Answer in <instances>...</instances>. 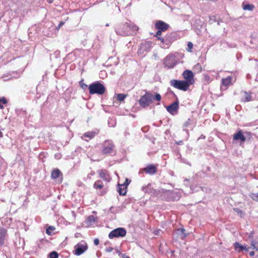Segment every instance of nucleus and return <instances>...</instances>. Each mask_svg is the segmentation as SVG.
I'll list each match as a JSON object with an SVG mask.
<instances>
[{
  "instance_id": "44",
  "label": "nucleus",
  "mask_w": 258,
  "mask_h": 258,
  "mask_svg": "<svg viewBox=\"0 0 258 258\" xmlns=\"http://www.w3.org/2000/svg\"><path fill=\"white\" fill-rule=\"evenodd\" d=\"M161 232V230L160 229H158L155 231V234L156 235H159L160 234V232Z\"/></svg>"
},
{
  "instance_id": "46",
  "label": "nucleus",
  "mask_w": 258,
  "mask_h": 258,
  "mask_svg": "<svg viewBox=\"0 0 258 258\" xmlns=\"http://www.w3.org/2000/svg\"><path fill=\"white\" fill-rule=\"evenodd\" d=\"M147 186H146V187L143 186V187H142V190L143 191H144L145 192H148V191L147 190Z\"/></svg>"
},
{
  "instance_id": "24",
  "label": "nucleus",
  "mask_w": 258,
  "mask_h": 258,
  "mask_svg": "<svg viewBox=\"0 0 258 258\" xmlns=\"http://www.w3.org/2000/svg\"><path fill=\"white\" fill-rule=\"evenodd\" d=\"M95 135H96L95 132H88L84 134V136L85 137H88L90 139H92L95 137Z\"/></svg>"
},
{
  "instance_id": "51",
  "label": "nucleus",
  "mask_w": 258,
  "mask_h": 258,
  "mask_svg": "<svg viewBox=\"0 0 258 258\" xmlns=\"http://www.w3.org/2000/svg\"><path fill=\"white\" fill-rule=\"evenodd\" d=\"M113 209L114 208L113 207H111L110 208V211L112 213H114V211H113Z\"/></svg>"
},
{
  "instance_id": "18",
  "label": "nucleus",
  "mask_w": 258,
  "mask_h": 258,
  "mask_svg": "<svg viewBox=\"0 0 258 258\" xmlns=\"http://www.w3.org/2000/svg\"><path fill=\"white\" fill-rule=\"evenodd\" d=\"M233 139L235 140H240L242 142L245 141V137L240 131L238 132L236 134L234 135Z\"/></svg>"
},
{
  "instance_id": "19",
  "label": "nucleus",
  "mask_w": 258,
  "mask_h": 258,
  "mask_svg": "<svg viewBox=\"0 0 258 258\" xmlns=\"http://www.w3.org/2000/svg\"><path fill=\"white\" fill-rule=\"evenodd\" d=\"M242 8L244 11H252L254 8V6L252 4L243 3L242 4Z\"/></svg>"
},
{
  "instance_id": "50",
  "label": "nucleus",
  "mask_w": 258,
  "mask_h": 258,
  "mask_svg": "<svg viewBox=\"0 0 258 258\" xmlns=\"http://www.w3.org/2000/svg\"><path fill=\"white\" fill-rule=\"evenodd\" d=\"M196 67L197 68V69H201V66L200 64H197L196 66Z\"/></svg>"
},
{
  "instance_id": "37",
  "label": "nucleus",
  "mask_w": 258,
  "mask_h": 258,
  "mask_svg": "<svg viewBox=\"0 0 258 258\" xmlns=\"http://www.w3.org/2000/svg\"><path fill=\"white\" fill-rule=\"evenodd\" d=\"M205 79L208 82L210 83L211 82V78L208 75L205 76Z\"/></svg>"
},
{
  "instance_id": "47",
  "label": "nucleus",
  "mask_w": 258,
  "mask_h": 258,
  "mask_svg": "<svg viewBox=\"0 0 258 258\" xmlns=\"http://www.w3.org/2000/svg\"><path fill=\"white\" fill-rule=\"evenodd\" d=\"M64 22H60L58 26V28H60V27H61L62 25H63L64 24Z\"/></svg>"
},
{
  "instance_id": "25",
  "label": "nucleus",
  "mask_w": 258,
  "mask_h": 258,
  "mask_svg": "<svg viewBox=\"0 0 258 258\" xmlns=\"http://www.w3.org/2000/svg\"><path fill=\"white\" fill-rule=\"evenodd\" d=\"M143 46L148 51L152 47V43L150 41L146 42L145 44H143Z\"/></svg>"
},
{
  "instance_id": "17",
  "label": "nucleus",
  "mask_w": 258,
  "mask_h": 258,
  "mask_svg": "<svg viewBox=\"0 0 258 258\" xmlns=\"http://www.w3.org/2000/svg\"><path fill=\"white\" fill-rule=\"evenodd\" d=\"M118 187L117 191L120 196H124L126 193V186H125L124 184H118Z\"/></svg>"
},
{
  "instance_id": "28",
  "label": "nucleus",
  "mask_w": 258,
  "mask_h": 258,
  "mask_svg": "<svg viewBox=\"0 0 258 258\" xmlns=\"http://www.w3.org/2000/svg\"><path fill=\"white\" fill-rule=\"evenodd\" d=\"M55 229V228L53 226H49L48 228L46 229V233L50 235L51 234V231H53Z\"/></svg>"
},
{
  "instance_id": "15",
  "label": "nucleus",
  "mask_w": 258,
  "mask_h": 258,
  "mask_svg": "<svg viewBox=\"0 0 258 258\" xmlns=\"http://www.w3.org/2000/svg\"><path fill=\"white\" fill-rule=\"evenodd\" d=\"M6 235V230L4 228H0V245H2L4 244Z\"/></svg>"
},
{
  "instance_id": "39",
  "label": "nucleus",
  "mask_w": 258,
  "mask_h": 258,
  "mask_svg": "<svg viewBox=\"0 0 258 258\" xmlns=\"http://www.w3.org/2000/svg\"><path fill=\"white\" fill-rule=\"evenodd\" d=\"M130 182H131V180H128L127 178H126V179H125V183H124V185H125V186H127L129 184V183H130Z\"/></svg>"
},
{
  "instance_id": "53",
  "label": "nucleus",
  "mask_w": 258,
  "mask_h": 258,
  "mask_svg": "<svg viewBox=\"0 0 258 258\" xmlns=\"http://www.w3.org/2000/svg\"><path fill=\"white\" fill-rule=\"evenodd\" d=\"M181 143H182V141H180V142L178 143V144H181Z\"/></svg>"
},
{
  "instance_id": "3",
  "label": "nucleus",
  "mask_w": 258,
  "mask_h": 258,
  "mask_svg": "<svg viewBox=\"0 0 258 258\" xmlns=\"http://www.w3.org/2000/svg\"><path fill=\"white\" fill-rule=\"evenodd\" d=\"M153 98V96L151 93L146 92L145 95L141 96L139 100V103L141 106L143 108H146L152 102Z\"/></svg>"
},
{
  "instance_id": "35",
  "label": "nucleus",
  "mask_w": 258,
  "mask_h": 258,
  "mask_svg": "<svg viewBox=\"0 0 258 258\" xmlns=\"http://www.w3.org/2000/svg\"><path fill=\"white\" fill-rule=\"evenodd\" d=\"M251 198L253 200L258 201V194H252L251 196Z\"/></svg>"
},
{
  "instance_id": "29",
  "label": "nucleus",
  "mask_w": 258,
  "mask_h": 258,
  "mask_svg": "<svg viewBox=\"0 0 258 258\" xmlns=\"http://www.w3.org/2000/svg\"><path fill=\"white\" fill-rule=\"evenodd\" d=\"M7 101L5 98H0V108L3 109L4 108L3 104H6Z\"/></svg>"
},
{
  "instance_id": "49",
  "label": "nucleus",
  "mask_w": 258,
  "mask_h": 258,
  "mask_svg": "<svg viewBox=\"0 0 258 258\" xmlns=\"http://www.w3.org/2000/svg\"><path fill=\"white\" fill-rule=\"evenodd\" d=\"M122 257L123 258H130L129 256H127L125 254H123L122 255Z\"/></svg>"
},
{
  "instance_id": "16",
  "label": "nucleus",
  "mask_w": 258,
  "mask_h": 258,
  "mask_svg": "<svg viewBox=\"0 0 258 258\" xmlns=\"http://www.w3.org/2000/svg\"><path fill=\"white\" fill-rule=\"evenodd\" d=\"M176 234L181 239H184L188 235V234L185 233V230L184 228L178 229L176 230Z\"/></svg>"
},
{
  "instance_id": "33",
  "label": "nucleus",
  "mask_w": 258,
  "mask_h": 258,
  "mask_svg": "<svg viewBox=\"0 0 258 258\" xmlns=\"http://www.w3.org/2000/svg\"><path fill=\"white\" fill-rule=\"evenodd\" d=\"M157 101H160L161 99V95L159 94L156 93L155 98H154Z\"/></svg>"
},
{
  "instance_id": "23",
  "label": "nucleus",
  "mask_w": 258,
  "mask_h": 258,
  "mask_svg": "<svg viewBox=\"0 0 258 258\" xmlns=\"http://www.w3.org/2000/svg\"><path fill=\"white\" fill-rule=\"evenodd\" d=\"M232 78L231 77H228L226 78L223 79L222 83L223 85L228 86L231 82Z\"/></svg>"
},
{
  "instance_id": "14",
  "label": "nucleus",
  "mask_w": 258,
  "mask_h": 258,
  "mask_svg": "<svg viewBox=\"0 0 258 258\" xmlns=\"http://www.w3.org/2000/svg\"><path fill=\"white\" fill-rule=\"evenodd\" d=\"M144 171L148 174H154L157 171V168L155 166L152 164L148 165L146 167L144 168Z\"/></svg>"
},
{
  "instance_id": "22",
  "label": "nucleus",
  "mask_w": 258,
  "mask_h": 258,
  "mask_svg": "<svg viewBox=\"0 0 258 258\" xmlns=\"http://www.w3.org/2000/svg\"><path fill=\"white\" fill-rule=\"evenodd\" d=\"M61 174L60 171L58 169L53 170L51 173V177L53 179H56Z\"/></svg>"
},
{
  "instance_id": "56",
  "label": "nucleus",
  "mask_w": 258,
  "mask_h": 258,
  "mask_svg": "<svg viewBox=\"0 0 258 258\" xmlns=\"http://www.w3.org/2000/svg\"><path fill=\"white\" fill-rule=\"evenodd\" d=\"M49 3H51V0H49Z\"/></svg>"
},
{
  "instance_id": "48",
  "label": "nucleus",
  "mask_w": 258,
  "mask_h": 258,
  "mask_svg": "<svg viewBox=\"0 0 258 258\" xmlns=\"http://www.w3.org/2000/svg\"><path fill=\"white\" fill-rule=\"evenodd\" d=\"M255 253L254 251H250L249 252V255L251 256H252L254 255Z\"/></svg>"
},
{
  "instance_id": "27",
  "label": "nucleus",
  "mask_w": 258,
  "mask_h": 258,
  "mask_svg": "<svg viewBox=\"0 0 258 258\" xmlns=\"http://www.w3.org/2000/svg\"><path fill=\"white\" fill-rule=\"evenodd\" d=\"M50 258H58V254L56 251L51 252L49 254Z\"/></svg>"
},
{
  "instance_id": "52",
  "label": "nucleus",
  "mask_w": 258,
  "mask_h": 258,
  "mask_svg": "<svg viewBox=\"0 0 258 258\" xmlns=\"http://www.w3.org/2000/svg\"><path fill=\"white\" fill-rule=\"evenodd\" d=\"M188 125V122H185L184 124V126L186 127Z\"/></svg>"
},
{
  "instance_id": "7",
  "label": "nucleus",
  "mask_w": 258,
  "mask_h": 258,
  "mask_svg": "<svg viewBox=\"0 0 258 258\" xmlns=\"http://www.w3.org/2000/svg\"><path fill=\"white\" fill-rule=\"evenodd\" d=\"M102 152L104 154H114V145L113 143L110 141L104 142L103 145Z\"/></svg>"
},
{
  "instance_id": "45",
  "label": "nucleus",
  "mask_w": 258,
  "mask_h": 258,
  "mask_svg": "<svg viewBox=\"0 0 258 258\" xmlns=\"http://www.w3.org/2000/svg\"><path fill=\"white\" fill-rule=\"evenodd\" d=\"M95 175V172L94 171H91V173L88 175V177L91 178L90 175L93 176Z\"/></svg>"
},
{
  "instance_id": "40",
  "label": "nucleus",
  "mask_w": 258,
  "mask_h": 258,
  "mask_svg": "<svg viewBox=\"0 0 258 258\" xmlns=\"http://www.w3.org/2000/svg\"><path fill=\"white\" fill-rule=\"evenodd\" d=\"M99 241L98 240V239H95L94 240V243L95 245H97L99 244Z\"/></svg>"
},
{
  "instance_id": "42",
  "label": "nucleus",
  "mask_w": 258,
  "mask_h": 258,
  "mask_svg": "<svg viewBox=\"0 0 258 258\" xmlns=\"http://www.w3.org/2000/svg\"><path fill=\"white\" fill-rule=\"evenodd\" d=\"M113 250V248L112 247H109V248H107L106 249V251L108 252H110L111 251H112V250Z\"/></svg>"
},
{
  "instance_id": "4",
  "label": "nucleus",
  "mask_w": 258,
  "mask_h": 258,
  "mask_svg": "<svg viewBox=\"0 0 258 258\" xmlns=\"http://www.w3.org/2000/svg\"><path fill=\"white\" fill-rule=\"evenodd\" d=\"M170 83L171 86L182 91H186L190 85L185 81L172 80Z\"/></svg>"
},
{
  "instance_id": "38",
  "label": "nucleus",
  "mask_w": 258,
  "mask_h": 258,
  "mask_svg": "<svg viewBox=\"0 0 258 258\" xmlns=\"http://www.w3.org/2000/svg\"><path fill=\"white\" fill-rule=\"evenodd\" d=\"M234 210L238 214H240L241 215V214H242V211L238 208L234 209Z\"/></svg>"
},
{
  "instance_id": "32",
  "label": "nucleus",
  "mask_w": 258,
  "mask_h": 258,
  "mask_svg": "<svg viewBox=\"0 0 258 258\" xmlns=\"http://www.w3.org/2000/svg\"><path fill=\"white\" fill-rule=\"evenodd\" d=\"M80 85L81 88L83 89H85L88 87V86L86 84H84L83 83V80H82L80 82Z\"/></svg>"
},
{
  "instance_id": "20",
  "label": "nucleus",
  "mask_w": 258,
  "mask_h": 258,
  "mask_svg": "<svg viewBox=\"0 0 258 258\" xmlns=\"http://www.w3.org/2000/svg\"><path fill=\"white\" fill-rule=\"evenodd\" d=\"M252 97L250 94L248 93L247 92L244 91L243 92V95L242 98V101L243 102H248L252 100Z\"/></svg>"
},
{
  "instance_id": "54",
  "label": "nucleus",
  "mask_w": 258,
  "mask_h": 258,
  "mask_svg": "<svg viewBox=\"0 0 258 258\" xmlns=\"http://www.w3.org/2000/svg\"><path fill=\"white\" fill-rule=\"evenodd\" d=\"M109 26L108 24H106V26Z\"/></svg>"
},
{
  "instance_id": "43",
  "label": "nucleus",
  "mask_w": 258,
  "mask_h": 258,
  "mask_svg": "<svg viewBox=\"0 0 258 258\" xmlns=\"http://www.w3.org/2000/svg\"><path fill=\"white\" fill-rule=\"evenodd\" d=\"M251 246H252V248L253 249H257V248H256L255 246V242L254 241H252L251 242Z\"/></svg>"
},
{
  "instance_id": "9",
  "label": "nucleus",
  "mask_w": 258,
  "mask_h": 258,
  "mask_svg": "<svg viewBox=\"0 0 258 258\" xmlns=\"http://www.w3.org/2000/svg\"><path fill=\"white\" fill-rule=\"evenodd\" d=\"M75 254L80 255L87 250L88 246L86 243H79L75 245Z\"/></svg>"
},
{
  "instance_id": "36",
  "label": "nucleus",
  "mask_w": 258,
  "mask_h": 258,
  "mask_svg": "<svg viewBox=\"0 0 258 258\" xmlns=\"http://www.w3.org/2000/svg\"><path fill=\"white\" fill-rule=\"evenodd\" d=\"M187 47H188V51H191V50H190L193 47V44L191 42H188L187 43Z\"/></svg>"
},
{
  "instance_id": "6",
  "label": "nucleus",
  "mask_w": 258,
  "mask_h": 258,
  "mask_svg": "<svg viewBox=\"0 0 258 258\" xmlns=\"http://www.w3.org/2000/svg\"><path fill=\"white\" fill-rule=\"evenodd\" d=\"M164 65L168 68H173L177 64L175 56L172 54H168L164 59Z\"/></svg>"
},
{
  "instance_id": "11",
  "label": "nucleus",
  "mask_w": 258,
  "mask_h": 258,
  "mask_svg": "<svg viewBox=\"0 0 258 258\" xmlns=\"http://www.w3.org/2000/svg\"><path fill=\"white\" fill-rule=\"evenodd\" d=\"M179 104L178 101L173 102L166 107L167 110L172 114H174L178 110Z\"/></svg>"
},
{
  "instance_id": "12",
  "label": "nucleus",
  "mask_w": 258,
  "mask_h": 258,
  "mask_svg": "<svg viewBox=\"0 0 258 258\" xmlns=\"http://www.w3.org/2000/svg\"><path fill=\"white\" fill-rule=\"evenodd\" d=\"M234 248L236 250H237L238 252H242L244 251H248L249 249V247H248L247 245H241L238 242H235L234 244Z\"/></svg>"
},
{
  "instance_id": "2",
  "label": "nucleus",
  "mask_w": 258,
  "mask_h": 258,
  "mask_svg": "<svg viewBox=\"0 0 258 258\" xmlns=\"http://www.w3.org/2000/svg\"><path fill=\"white\" fill-rule=\"evenodd\" d=\"M117 34L121 36H127L132 34L131 26L127 23H125L121 25L119 27L115 29Z\"/></svg>"
},
{
  "instance_id": "5",
  "label": "nucleus",
  "mask_w": 258,
  "mask_h": 258,
  "mask_svg": "<svg viewBox=\"0 0 258 258\" xmlns=\"http://www.w3.org/2000/svg\"><path fill=\"white\" fill-rule=\"evenodd\" d=\"M126 234V231L124 228L119 227L116 228L111 231L108 235V237L110 239L114 238H118L119 237H124Z\"/></svg>"
},
{
  "instance_id": "13",
  "label": "nucleus",
  "mask_w": 258,
  "mask_h": 258,
  "mask_svg": "<svg viewBox=\"0 0 258 258\" xmlns=\"http://www.w3.org/2000/svg\"><path fill=\"white\" fill-rule=\"evenodd\" d=\"M98 173L100 177L104 179L106 182H109L110 180V177L107 171L106 170H100L98 171Z\"/></svg>"
},
{
  "instance_id": "30",
  "label": "nucleus",
  "mask_w": 258,
  "mask_h": 258,
  "mask_svg": "<svg viewBox=\"0 0 258 258\" xmlns=\"http://www.w3.org/2000/svg\"><path fill=\"white\" fill-rule=\"evenodd\" d=\"M87 220L90 222V223H92V222H95L96 221V219L95 218V217L93 215H91V216H89L88 218H87Z\"/></svg>"
},
{
  "instance_id": "41",
  "label": "nucleus",
  "mask_w": 258,
  "mask_h": 258,
  "mask_svg": "<svg viewBox=\"0 0 258 258\" xmlns=\"http://www.w3.org/2000/svg\"><path fill=\"white\" fill-rule=\"evenodd\" d=\"M71 215L72 216L73 218V220L75 219V218H76V214L74 212V211H72L71 213Z\"/></svg>"
},
{
  "instance_id": "31",
  "label": "nucleus",
  "mask_w": 258,
  "mask_h": 258,
  "mask_svg": "<svg viewBox=\"0 0 258 258\" xmlns=\"http://www.w3.org/2000/svg\"><path fill=\"white\" fill-rule=\"evenodd\" d=\"M158 39L160 40L163 43H166V44H168L169 43L168 40H167L166 39H164L163 37H158Z\"/></svg>"
},
{
  "instance_id": "10",
  "label": "nucleus",
  "mask_w": 258,
  "mask_h": 258,
  "mask_svg": "<svg viewBox=\"0 0 258 258\" xmlns=\"http://www.w3.org/2000/svg\"><path fill=\"white\" fill-rule=\"evenodd\" d=\"M182 76L185 80V81L187 82L189 84L192 85L194 83V74L191 71L186 70L184 71Z\"/></svg>"
},
{
  "instance_id": "26",
  "label": "nucleus",
  "mask_w": 258,
  "mask_h": 258,
  "mask_svg": "<svg viewBox=\"0 0 258 258\" xmlns=\"http://www.w3.org/2000/svg\"><path fill=\"white\" fill-rule=\"evenodd\" d=\"M125 97L126 95L123 94H118L117 95V99L120 101L124 100Z\"/></svg>"
},
{
  "instance_id": "34",
  "label": "nucleus",
  "mask_w": 258,
  "mask_h": 258,
  "mask_svg": "<svg viewBox=\"0 0 258 258\" xmlns=\"http://www.w3.org/2000/svg\"><path fill=\"white\" fill-rule=\"evenodd\" d=\"M138 29V27L135 25H132L131 26V33H132V31H137Z\"/></svg>"
},
{
  "instance_id": "57",
  "label": "nucleus",
  "mask_w": 258,
  "mask_h": 258,
  "mask_svg": "<svg viewBox=\"0 0 258 258\" xmlns=\"http://www.w3.org/2000/svg\"><path fill=\"white\" fill-rule=\"evenodd\" d=\"M49 3H51V0H49Z\"/></svg>"
},
{
  "instance_id": "21",
  "label": "nucleus",
  "mask_w": 258,
  "mask_h": 258,
  "mask_svg": "<svg viewBox=\"0 0 258 258\" xmlns=\"http://www.w3.org/2000/svg\"><path fill=\"white\" fill-rule=\"evenodd\" d=\"M93 186L95 189H101L104 187V185L102 181L98 180L94 183Z\"/></svg>"
},
{
  "instance_id": "55",
  "label": "nucleus",
  "mask_w": 258,
  "mask_h": 258,
  "mask_svg": "<svg viewBox=\"0 0 258 258\" xmlns=\"http://www.w3.org/2000/svg\"><path fill=\"white\" fill-rule=\"evenodd\" d=\"M49 3H51V0H49Z\"/></svg>"
},
{
  "instance_id": "8",
  "label": "nucleus",
  "mask_w": 258,
  "mask_h": 258,
  "mask_svg": "<svg viewBox=\"0 0 258 258\" xmlns=\"http://www.w3.org/2000/svg\"><path fill=\"white\" fill-rule=\"evenodd\" d=\"M155 28L157 30L156 36L161 35L162 32H164L169 28V25L161 21H158L155 24Z\"/></svg>"
},
{
  "instance_id": "1",
  "label": "nucleus",
  "mask_w": 258,
  "mask_h": 258,
  "mask_svg": "<svg viewBox=\"0 0 258 258\" xmlns=\"http://www.w3.org/2000/svg\"><path fill=\"white\" fill-rule=\"evenodd\" d=\"M89 93L90 94L102 95L105 93L104 86L99 82H95L89 86Z\"/></svg>"
}]
</instances>
